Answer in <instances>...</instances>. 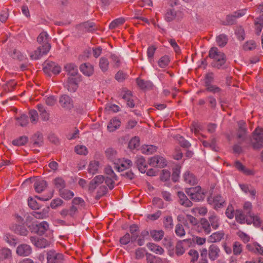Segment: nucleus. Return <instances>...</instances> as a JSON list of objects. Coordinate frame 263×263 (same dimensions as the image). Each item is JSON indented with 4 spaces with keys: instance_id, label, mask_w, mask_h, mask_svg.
<instances>
[{
    "instance_id": "obj_8",
    "label": "nucleus",
    "mask_w": 263,
    "mask_h": 263,
    "mask_svg": "<svg viewBox=\"0 0 263 263\" xmlns=\"http://www.w3.org/2000/svg\"><path fill=\"white\" fill-rule=\"evenodd\" d=\"M43 71L49 75L51 73L58 74L61 71V67L57 64L53 62H48L45 64L43 68Z\"/></svg>"
},
{
    "instance_id": "obj_60",
    "label": "nucleus",
    "mask_w": 263,
    "mask_h": 263,
    "mask_svg": "<svg viewBox=\"0 0 263 263\" xmlns=\"http://www.w3.org/2000/svg\"><path fill=\"white\" fill-rule=\"evenodd\" d=\"M233 248V253L235 255H239L242 251V247L241 244L237 241L235 242L234 243Z\"/></svg>"
},
{
    "instance_id": "obj_41",
    "label": "nucleus",
    "mask_w": 263,
    "mask_h": 263,
    "mask_svg": "<svg viewBox=\"0 0 263 263\" xmlns=\"http://www.w3.org/2000/svg\"><path fill=\"white\" fill-rule=\"evenodd\" d=\"M37 107L42 120L45 121H48L49 118V114L45 109L44 107L42 104H38Z\"/></svg>"
},
{
    "instance_id": "obj_33",
    "label": "nucleus",
    "mask_w": 263,
    "mask_h": 263,
    "mask_svg": "<svg viewBox=\"0 0 263 263\" xmlns=\"http://www.w3.org/2000/svg\"><path fill=\"white\" fill-rule=\"evenodd\" d=\"M47 187V182L44 180H39L35 182L34 187L37 193H41Z\"/></svg>"
},
{
    "instance_id": "obj_13",
    "label": "nucleus",
    "mask_w": 263,
    "mask_h": 263,
    "mask_svg": "<svg viewBox=\"0 0 263 263\" xmlns=\"http://www.w3.org/2000/svg\"><path fill=\"white\" fill-rule=\"evenodd\" d=\"M247 12V9H242L235 12L233 15H229L226 18V25H232L234 23L236 18H238L244 15Z\"/></svg>"
},
{
    "instance_id": "obj_5",
    "label": "nucleus",
    "mask_w": 263,
    "mask_h": 263,
    "mask_svg": "<svg viewBox=\"0 0 263 263\" xmlns=\"http://www.w3.org/2000/svg\"><path fill=\"white\" fill-rule=\"evenodd\" d=\"M183 13L181 11L175 10L174 8H170L166 9L164 14V18L167 22L173 21H179L183 17Z\"/></svg>"
},
{
    "instance_id": "obj_49",
    "label": "nucleus",
    "mask_w": 263,
    "mask_h": 263,
    "mask_svg": "<svg viewBox=\"0 0 263 263\" xmlns=\"http://www.w3.org/2000/svg\"><path fill=\"white\" fill-rule=\"evenodd\" d=\"M129 231L132 234V241H135L138 236V227L136 224H132L129 227Z\"/></svg>"
},
{
    "instance_id": "obj_21",
    "label": "nucleus",
    "mask_w": 263,
    "mask_h": 263,
    "mask_svg": "<svg viewBox=\"0 0 263 263\" xmlns=\"http://www.w3.org/2000/svg\"><path fill=\"white\" fill-rule=\"evenodd\" d=\"M235 218L236 221L241 223H245L246 222L248 224L252 223V221L249 218V217L248 215H246V217L244 216V215L242 213V212L240 211H236L235 213Z\"/></svg>"
},
{
    "instance_id": "obj_2",
    "label": "nucleus",
    "mask_w": 263,
    "mask_h": 263,
    "mask_svg": "<svg viewBox=\"0 0 263 263\" xmlns=\"http://www.w3.org/2000/svg\"><path fill=\"white\" fill-rule=\"evenodd\" d=\"M209 56L216 62L215 66L219 68L226 62V57L223 53L219 51L216 47L211 48L209 51Z\"/></svg>"
},
{
    "instance_id": "obj_50",
    "label": "nucleus",
    "mask_w": 263,
    "mask_h": 263,
    "mask_svg": "<svg viewBox=\"0 0 263 263\" xmlns=\"http://www.w3.org/2000/svg\"><path fill=\"white\" fill-rule=\"evenodd\" d=\"M29 115L31 122L33 124H36L39 120V115L36 110L34 109L30 110L29 112Z\"/></svg>"
},
{
    "instance_id": "obj_51",
    "label": "nucleus",
    "mask_w": 263,
    "mask_h": 263,
    "mask_svg": "<svg viewBox=\"0 0 263 263\" xmlns=\"http://www.w3.org/2000/svg\"><path fill=\"white\" fill-rule=\"evenodd\" d=\"M117 180V177H111L106 176V178H104L105 183L110 189H112L114 187L115 181Z\"/></svg>"
},
{
    "instance_id": "obj_26",
    "label": "nucleus",
    "mask_w": 263,
    "mask_h": 263,
    "mask_svg": "<svg viewBox=\"0 0 263 263\" xmlns=\"http://www.w3.org/2000/svg\"><path fill=\"white\" fill-rule=\"evenodd\" d=\"M224 234L222 231H218L212 234L208 238L209 242H219L224 237Z\"/></svg>"
},
{
    "instance_id": "obj_47",
    "label": "nucleus",
    "mask_w": 263,
    "mask_h": 263,
    "mask_svg": "<svg viewBox=\"0 0 263 263\" xmlns=\"http://www.w3.org/2000/svg\"><path fill=\"white\" fill-rule=\"evenodd\" d=\"M99 163L98 161H91L88 166V172L89 173L95 174L97 173Z\"/></svg>"
},
{
    "instance_id": "obj_6",
    "label": "nucleus",
    "mask_w": 263,
    "mask_h": 263,
    "mask_svg": "<svg viewBox=\"0 0 263 263\" xmlns=\"http://www.w3.org/2000/svg\"><path fill=\"white\" fill-rule=\"evenodd\" d=\"M49 50L50 46L47 44L40 46L36 50L29 53L30 57L32 60L40 59L43 55H46Z\"/></svg>"
},
{
    "instance_id": "obj_32",
    "label": "nucleus",
    "mask_w": 263,
    "mask_h": 263,
    "mask_svg": "<svg viewBox=\"0 0 263 263\" xmlns=\"http://www.w3.org/2000/svg\"><path fill=\"white\" fill-rule=\"evenodd\" d=\"M123 99L126 102L127 105L133 108L135 106V104L133 99V96L130 91L127 90L124 92L122 97Z\"/></svg>"
},
{
    "instance_id": "obj_15",
    "label": "nucleus",
    "mask_w": 263,
    "mask_h": 263,
    "mask_svg": "<svg viewBox=\"0 0 263 263\" xmlns=\"http://www.w3.org/2000/svg\"><path fill=\"white\" fill-rule=\"evenodd\" d=\"M31 251L30 246L26 244L21 245L16 249V253L21 256H27L31 254Z\"/></svg>"
},
{
    "instance_id": "obj_40",
    "label": "nucleus",
    "mask_w": 263,
    "mask_h": 263,
    "mask_svg": "<svg viewBox=\"0 0 263 263\" xmlns=\"http://www.w3.org/2000/svg\"><path fill=\"white\" fill-rule=\"evenodd\" d=\"M239 186L243 192L245 193H249L252 198H255L256 191L254 189L245 184H239Z\"/></svg>"
},
{
    "instance_id": "obj_24",
    "label": "nucleus",
    "mask_w": 263,
    "mask_h": 263,
    "mask_svg": "<svg viewBox=\"0 0 263 263\" xmlns=\"http://www.w3.org/2000/svg\"><path fill=\"white\" fill-rule=\"evenodd\" d=\"M136 163L140 172L144 173L147 170V162L142 156H138L137 158Z\"/></svg>"
},
{
    "instance_id": "obj_56",
    "label": "nucleus",
    "mask_w": 263,
    "mask_h": 263,
    "mask_svg": "<svg viewBox=\"0 0 263 263\" xmlns=\"http://www.w3.org/2000/svg\"><path fill=\"white\" fill-rule=\"evenodd\" d=\"M17 123L21 126H25L28 123V119L27 116L25 114L22 115L17 118Z\"/></svg>"
},
{
    "instance_id": "obj_36",
    "label": "nucleus",
    "mask_w": 263,
    "mask_h": 263,
    "mask_svg": "<svg viewBox=\"0 0 263 263\" xmlns=\"http://www.w3.org/2000/svg\"><path fill=\"white\" fill-rule=\"evenodd\" d=\"M104 181V177L102 175L96 176L91 181L89 187L94 189Z\"/></svg>"
},
{
    "instance_id": "obj_55",
    "label": "nucleus",
    "mask_w": 263,
    "mask_h": 263,
    "mask_svg": "<svg viewBox=\"0 0 263 263\" xmlns=\"http://www.w3.org/2000/svg\"><path fill=\"white\" fill-rule=\"evenodd\" d=\"M235 167L240 171L242 172L244 174L247 175H251L252 174V172L251 170H248L242 165L239 161H236L235 162Z\"/></svg>"
},
{
    "instance_id": "obj_46",
    "label": "nucleus",
    "mask_w": 263,
    "mask_h": 263,
    "mask_svg": "<svg viewBox=\"0 0 263 263\" xmlns=\"http://www.w3.org/2000/svg\"><path fill=\"white\" fill-rule=\"evenodd\" d=\"M209 221L211 225L214 229H216L218 228L220 221L218 217L214 214L211 215L209 217Z\"/></svg>"
},
{
    "instance_id": "obj_17",
    "label": "nucleus",
    "mask_w": 263,
    "mask_h": 263,
    "mask_svg": "<svg viewBox=\"0 0 263 263\" xmlns=\"http://www.w3.org/2000/svg\"><path fill=\"white\" fill-rule=\"evenodd\" d=\"M65 87L69 91L74 92L78 88V79L76 78H68Z\"/></svg>"
},
{
    "instance_id": "obj_48",
    "label": "nucleus",
    "mask_w": 263,
    "mask_h": 263,
    "mask_svg": "<svg viewBox=\"0 0 263 263\" xmlns=\"http://www.w3.org/2000/svg\"><path fill=\"white\" fill-rule=\"evenodd\" d=\"M136 82L138 86L142 89H147L152 86V83L149 81H144L139 78L137 79Z\"/></svg>"
},
{
    "instance_id": "obj_23",
    "label": "nucleus",
    "mask_w": 263,
    "mask_h": 263,
    "mask_svg": "<svg viewBox=\"0 0 263 263\" xmlns=\"http://www.w3.org/2000/svg\"><path fill=\"white\" fill-rule=\"evenodd\" d=\"M81 71L85 76L89 77L92 75L94 72L93 66L89 63H84L81 65L80 67Z\"/></svg>"
},
{
    "instance_id": "obj_42",
    "label": "nucleus",
    "mask_w": 263,
    "mask_h": 263,
    "mask_svg": "<svg viewBox=\"0 0 263 263\" xmlns=\"http://www.w3.org/2000/svg\"><path fill=\"white\" fill-rule=\"evenodd\" d=\"M170 62V58L168 55H164L160 58L158 61V64L160 68L166 67Z\"/></svg>"
},
{
    "instance_id": "obj_1",
    "label": "nucleus",
    "mask_w": 263,
    "mask_h": 263,
    "mask_svg": "<svg viewBox=\"0 0 263 263\" xmlns=\"http://www.w3.org/2000/svg\"><path fill=\"white\" fill-rule=\"evenodd\" d=\"M252 203L247 201L244 203L243 210L247 214L249 218L252 221V223L256 227L260 228L263 230V221L260 220L258 215H255L251 213Z\"/></svg>"
},
{
    "instance_id": "obj_62",
    "label": "nucleus",
    "mask_w": 263,
    "mask_h": 263,
    "mask_svg": "<svg viewBox=\"0 0 263 263\" xmlns=\"http://www.w3.org/2000/svg\"><path fill=\"white\" fill-rule=\"evenodd\" d=\"M175 251L176 254L178 256L182 255L184 253L185 249L184 248L183 242L182 241H179L177 242L176 246Z\"/></svg>"
},
{
    "instance_id": "obj_22",
    "label": "nucleus",
    "mask_w": 263,
    "mask_h": 263,
    "mask_svg": "<svg viewBox=\"0 0 263 263\" xmlns=\"http://www.w3.org/2000/svg\"><path fill=\"white\" fill-rule=\"evenodd\" d=\"M184 181L191 185H194L198 183V179L196 176L189 172H186L183 175Z\"/></svg>"
},
{
    "instance_id": "obj_43",
    "label": "nucleus",
    "mask_w": 263,
    "mask_h": 263,
    "mask_svg": "<svg viewBox=\"0 0 263 263\" xmlns=\"http://www.w3.org/2000/svg\"><path fill=\"white\" fill-rule=\"evenodd\" d=\"M191 211L195 216H204L207 213L208 209L205 206H200L192 209Z\"/></svg>"
},
{
    "instance_id": "obj_3",
    "label": "nucleus",
    "mask_w": 263,
    "mask_h": 263,
    "mask_svg": "<svg viewBox=\"0 0 263 263\" xmlns=\"http://www.w3.org/2000/svg\"><path fill=\"white\" fill-rule=\"evenodd\" d=\"M185 192L195 201H201L204 198V192L200 186L187 189Z\"/></svg>"
},
{
    "instance_id": "obj_52",
    "label": "nucleus",
    "mask_w": 263,
    "mask_h": 263,
    "mask_svg": "<svg viewBox=\"0 0 263 263\" xmlns=\"http://www.w3.org/2000/svg\"><path fill=\"white\" fill-rule=\"evenodd\" d=\"M140 144V140L138 137H135L133 138L128 143V147L130 149H134L139 147Z\"/></svg>"
},
{
    "instance_id": "obj_10",
    "label": "nucleus",
    "mask_w": 263,
    "mask_h": 263,
    "mask_svg": "<svg viewBox=\"0 0 263 263\" xmlns=\"http://www.w3.org/2000/svg\"><path fill=\"white\" fill-rule=\"evenodd\" d=\"M115 167L119 172H122L129 168L132 165V161L129 159H120L114 163Z\"/></svg>"
},
{
    "instance_id": "obj_54",
    "label": "nucleus",
    "mask_w": 263,
    "mask_h": 263,
    "mask_svg": "<svg viewBox=\"0 0 263 263\" xmlns=\"http://www.w3.org/2000/svg\"><path fill=\"white\" fill-rule=\"evenodd\" d=\"M109 62L107 59L101 58L100 59L99 67L102 71H106L108 68Z\"/></svg>"
},
{
    "instance_id": "obj_34",
    "label": "nucleus",
    "mask_w": 263,
    "mask_h": 263,
    "mask_svg": "<svg viewBox=\"0 0 263 263\" xmlns=\"http://www.w3.org/2000/svg\"><path fill=\"white\" fill-rule=\"evenodd\" d=\"M157 147L153 145H144L141 148L143 154L151 155L157 151Z\"/></svg>"
},
{
    "instance_id": "obj_16",
    "label": "nucleus",
    "mask_w": 263,
    "mask_h": 263,
    "mask_svg": "<svg viewBox=\"0 0 263 263\" xmlns=\"http://www.w3.org/2000/svg\"><path fill=\"white\" fill-rule=\"evenodd\" d=\"M146 259L147 263H170L165 258H161L148 253L145 254Z\"/></svg>"
},
{
    "instance_id": "obj_9",
    "label": "nucleus",
    "mask_w": 263,
    "mask_h": 263,
    "mask_svg": "<svg viewBox=\"0 0 263 263\" xmlns=\"http://www.w3.org/2000/svg\"><path fill=\"white\" fill-rule=\"evenodd\" d=\"M149 164L153 167L163 168L167 165L166 161L161 156H155L149 160Z\"/></svg>"
},
{
    "instance_id": "obj_59",
    "label": "nucleus",
    "mask_w": 263,
    "mask_h": 263,
    "mask_svg": "<svg viewBox=\"0 0 263 263\" xmlns=\"http://www.w3.org/2000/svg\"><path fill=\"white\" fill-rule=\"evenodd\" d=\"M125 22V20L123 18H118L115 20H114L110 24H109V28L110 29H114L117 27L118 26L123 24Z\"/></svg>"
},
{
    "instance_id": "obj_25",
    "label": "nucleus",
    "mask_w": 263,
    "mask_h": 263,
    "mask_svg": "<svg viewBox=\"0 0 263 263\" xmlns=\"http://www.w3.org/2000/svg\"><path fill=\"white\" fill-rule=\"evenodd\" d=\"M64 70L67 74L71 76H76L78 72L77 66L73 63L66 64L64 66Z\"/></svg>"
},
{
    "instance_id": "obj_63",
    "label": "nucleus",
    "mask_w": 263,
    "mask_h": 263,
    "mask_svg": "<svg viewBox=\"0 0 263 263\" xmlns=\"http://www.w3.org/2000/svg\"><path fill=\"white\" fill-rule=\"evenodd\" d=\"M130 241L133 242V241H132V237L128 233H126L120 239V242L122 245H127Z\"/></svg>"
},
{
    "instance_id": "obj_38",
    "label": "nucleus",
    "mask_w": 263,
    "mask_h": 263,
    "mask_svg": "<svg viewBox=\"0 0 263 263\" xmlns=\"http://www.w3.org/2000/svg\"><path fill=\"white\" fill-rule=\"evenodd\" d=\"M164 233L162 230H152L150 232L151 236L155 241H159L162 239Z\"/></svg>"
},
{
    "instance_id": "obj_53",
    "label": "nucleus",
    "mask_w": 263,
    "mask_h": 263,
    "mask_svg": "<svg viewBox=\"0 0 263 263\" xmlns=\"http://www.w3.org/2000/svg\"><path fill=\"white\" fill-rule=\"evenodd\" d=\"M255 27L257 34H259L263 27V19L261 17L257 18L255 21Z\"/></svg>"
},
{
    "instance_id": "obj_11",
    "label": "nucleus",
    "mask_w": 263,
    "mask_h": 263,
    "mask_svg": "<svg viewBox=\"0 0 263 263\" xmlns=\"http://www.w3.org/2000/svg\"><path fill=\"white\" fill-rule=\"evenodd\" d=\"M47 263H61L63 260V255L54 251H50L47 253Z\"/></svg>"
},
{
    "instance_id": "obj_31",
    "label": "nucleus",
    "mask_w": 263,
    "mask_h": 263,
    "mask_svg": "<svg viewBox=\"0 0 263 263\" xmlns=\"http://www.w3.org/2000/svg\"><path fill=\"white\" fill-rule=\"evenodd\" d=\"M146 246L150 251L157 254L162 255L164 252V249L162 247L152 242L148 243Z\"/></svg>"
},
{
    "instance_id": "obj_19",
    "label": "nucleus",
    "mask_w": 263,
    "mask_h": 263,
    "mask_svg": "<svg viewBox=\"0 0 263 263\" xmlns=\"http://www.w3.org/2000/svg\"><path fill=\"white\" fill-rule=\"evenodd\" d=\"M198 227H200V229L198 230L199 232H204L206 234H209L211 231L210 224L205 218H202L200 220Z\"/></svg>"
},
{
    "instance_id": "obj_30",
    "label": "nucleus",
    "mask_w": 263,
    "mask_h": 263,
    "mask_svg": "<svg viewBox=\"0 0 263 263\" xmlns=\"http://www.w3.org/2000/svg\"><path fill=\"white\" fill-rule=\"evenodd\" d=\"M48 34L46 32H41L37 38V41L40 44H42V46H44L46 44L48 45L51 48V45L49 43Z\"/></svg>"
},
{
    "instance_id": "obj_45",
    "label": "nucleus",
    "mask_w": 263,
    "mask_h": 263,
    "mask_svg": "<svg viewBox=\"0 0 263 263\" xmlns=\"http://www.w3.org/2000/svg\"><path fill=\"white\" fill-rule=\"evenodd\" d=\"M60 194L61 197L66 200L70 199L74 196V193L72 191L66 189L61 190Z\"/></svg>"
},
{
    "instance_id": "obj_18",
    "label": "nucleus",
    "mask_w": 263,
    "mask_h": 263,
    "mask_svg": "<svg viewBox=\"0 0 263 263\" xmlns=\"http://www.w3.org/2000/svg\"><path fill=\"white\" fill-rule=\"evenodd\" d=\"M61 106L65 108H70L73 106V102L70 97L67 95H62L59 100Z\"/></svg>"
},
{
    "instance_id": "obj_29",
    "label": "nucleus",
    "mask_w": 263,
    "mask_h": 263,
    "mask_svg": "<svg viewBox=\"0 0 263 263\" xmlns=\"http://www.w3.org/2000/svg\"><path fill=\"white\" fill-rule=\"evenodd\" d=\"M121 125V121L117 118H113L108 123L107 129L110 132H112L119 128Z\"/></svg>"
},
{
    "instance_id": "obj_4",
    "label": "nucleus",
    "mask_w": 263,
    "mask_h": 263,
    "mask_svg": "<svg viewBox=\"0 0 263 263\" xmlns=\"http://www.w3.org/2000/svg\"><path fill=\"white\" fill-rule=\"evenodd\" d=\"M252 146L254 149H260L263 147V128H256L252 133Z\"/></svg>"
},
{
    "instance_id": "obj_12",
    "label": "nucleus",
    "mask_w": 263,
    "mask_h": 263,
    "mask_svg": "<svg viewBox=\"0 0 263 263\" xmlns=\"http://www.w3.org/2000/svg\"><path fill=\"white\" fill-rule=\"evenodd\" d=\"M177 219L179 221L188 227L190 224L196 225L197 221L195 217L190 215L180 214L178 216Z\"/></svg>"
},
{
    "instance_id": "obj_39",
    "label": "nucleus",
    "mask_w": 263,
    "mask_h": 263,
    "mask_svg": "<svg viewBox=\"0 0 263 263\" xmlns=\"http://www.w3.org/2000/svg\"><path fill=\"white\" fill-rule=\"evenodd\" d=\"M156 48L154 46L148 47L147 50V56L149 62L153 65L154 64V55L155 54Z\"/></svg>"
},
{
    "instance_id": "obj_27",
    "label": "nucleus",
    "mask_w": 263,
    "mask_h": 263,
    "mask_svg": "<svg viewBox=\"0 0 263 263\" xmlns=\"http://www.w3.org/2000/svg\"><path fill=\"white\" fill-rule=\"evenodd\" d=\"M220 250L218 247L215 245L210 246L209 250V256L211 260H215L218 256Z\"/></svg>"
},
{
    "instance_id": "obj_64",
    "label": "nucleus",
    "mask_w": 263,
    "mask_h": 263,
    "mask_svg": "<svg viewBox=\"0 0 263 263\" xmlns=\"http://www.w3.org/2000/svg\"><path fill=\"white\" fill-rule=\"evenodd\" d=\"M189 255L191 257V263H195L199 257L198 251L194 249L190 250Z\"/></svg>"
},
{
    "instance_id": "obj_35",
    "label": "nucleus",
    "mask_w": 263,
    "mask_h": 263,
    "mask_svg": "<svg viewBox=\"0 0 263 263\" xmlns=\"http://www.w3.org/2000/svg\"><path fill=\"white\" fill-rule=\"evenodd\" d=\"M12 230L15 232V233L21 235L26 236L28 234V230L24 226L18 224L12 226L11 227Z\"/></svg>"
},
{
    "instance_id": "obj_58",
    "label": "nucleus",
    "mask_w": 263,
    "mask_h": 263,
    "mask_svg": "<svg viewBox=\"0 0 263 263\" xmlns=\"http://www.w3.org/2000/svg\"><path fill=\"white\" fill-rule=\"evenodd\" d=\"M75 152L79 155H86L88 153L87 147L82 145H78L75 147Z\"/></svg>"
},
{
    "instance_id": "obj_61",
    "label": "nucleus",
    "mask_w": 263,
    "mask_h": 263,
    "mask_svg": "<svg viewBox=\"0 0 263 263\" xmlns=\"http://www.w3.org/2000/svg\"><path fill=\"white\" fill-rule=\"evenodd\" d=\"M216 42L219 46L223 47L227 43V38L225 35L220 34L216 38Z\"/></svg>"
},
{
    "instance_id": "obj_7",
    "label": "nucleus",
    "mask_w": 263,
    "mask_h": 263,
    "mask_svg": "<svg viewBox=\"0 0 263 263\" xmlns=\"http://www.w3.org/2000/svg\"><path fill=\"white\" fill-rule=\"evenodd\" d=\"M208 201L210 205L216 210L223 207L225 204V200L219 195L209 197Z\"/></svg>"
},
{
    "instance_id": "obj_44",
    "label": "nucleus",
    "mask_w": 263,
    "mask_h": 263,
    "mask_svg": "<svg viewBox=\"0 0 263 263\" xmlns=\"http://www.w3.org/2000/svg\"><path fill=\"white\" fill-rule=\"evenodd\" d=\"M28 141V137L24 136L19 137L17 139H14L12 141V144L15 146H22L27 143Z\"/></svg>"
},
{
    "instance_id": "obj_20",
    "label": "nucleus",
    "mask_w": 263,
    "mask_h": 263,
    "mask_svg": "<svg viewBox=\"0 0 263 263\" xmlns=\"http://www.w3.org/2000/svg\"><path fill=\"white\" fill-rule=\"evenodd\" d=\"M49 229V224L46 221H42L36 224L34 228L35 232L40 235L44 234Z\"/></svg>"
},
{
    "instance_id": "obj_57",
    "label": "nucleus",
    "mask_w": 263,
    "mask_h": 263,
    "mask_svg": "<svg viewBox=\"0 0 263 263\" xmlns=\"http://www.w3.org/2000/svg\"><path fill=\"white\" fill-rule=\"evenodd\" d=\"M4 239L10 246H15L17 243L16 239L9 234H6L4 236Z\"/></svg>"
},
{
    "instance_id": "obj_14",
    "label": "nucleus",
    "mask_w": 263,
    "mask_h": 263,
    "mask_svg": "<svg viewBox=\"0 0 263 263\" xmlns=\"http://www.w3.org/2000/svg\"><path fill=\"white\" fill-rule=\"evenodd\" d=\"M31 242L36 247L45 248L50 246V242L45 238H38L35 237H30Z\"/></svg>"
},
{
    "instance_id": "obj_28",
    "label": "nucleus",
    "mask_w": 263,
    "mask_h": 263,
    "mask_svg": "<svg viewBox=\"0 0 263 263\" xmlns=\"http://www.w3.org/2000/svg\"><path fill=\"white\" fill-rule=\"evenodd\" d=\"M178 196L179 199V202L181 205L186 207H191L192 206V202L187 198L183 192H178Z\"/></svg>"
},
{
    "instance_id": "obj_37",
    "label": "nucleus",
    "mask_w": 263,
    "mask_h": 263,
    "mask_svg": "<svg viewBox=\"0 0 263 263\" xmlns=\"http://www.w3.org/2000/svg\"><path fill=\"white\" fill-rule=\"evenodd\" d=\"M239 129L238 132V137L239 138H243L247 132L246 123L243 121H240L238 123Z\"/></svg>"
}]
</instances>
